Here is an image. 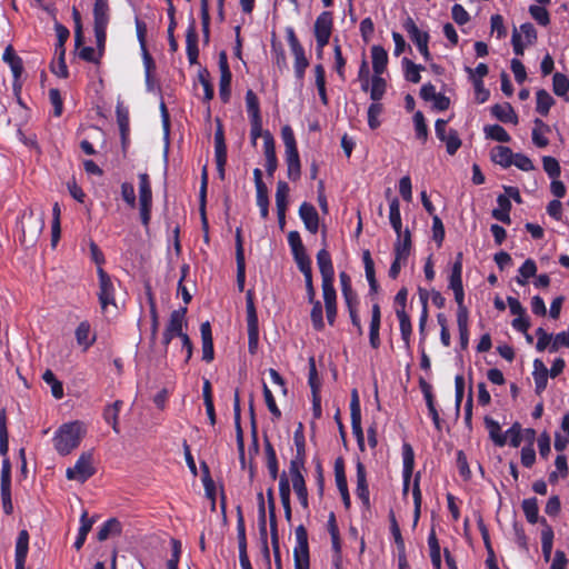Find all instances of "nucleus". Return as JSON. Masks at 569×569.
I'll list each match as a JSON object with an SVG mask.
<instances>
[{
	"label": "nucleus",
	"mask_w": 569,
	"mask_h": 569,
	"mask_svg": "<svg viewBox=\"0 0 569 569\" xmlns=\"http://www.w3.org/2000/svg\"><path fill=\"white\" fill-rule=\"evenodd\" d=\"M87 426L80 420L62 423L52 437L54 450L60 456H68L76 450L87 435Z\"/></svg>",
	"instance_id": "f257e3e1"
},
{
	"label": "nucleus",
	"mask_w": 569,
	"mask_h": 569,
	"mask_svg": "<svg viewBox=\"0 0 569 569\" xmlns=\"http://www.w3.org/2000/svg\"><path fill=\"white\" fill-rule=\"evenodd\" d=\"M99 292L98 298L100 307L106 317H114L118 313V306L114 300V284L108 273L98 268Z\"/></svg>",
	"instance_id": "f03ea898"
},
{
	"label": "nucleus",
	"mask_w": 569,
	"mask_h": 569,
	"mask_svg": "<svg viewBox=\"0 0 569 569\" xmlns=\"http://www.w3.org/2000/svg\"><path fill=\"white\" fill-rule=\"evenodd\" d=\"M94 472L93 453L91 451H86L79 456L73 467L66 470V477L68 480L83 483L92 477Z\"/></svg>",
	"instance_id": "7ed1b4c3"
},
{
	"label": "nucleus",
	"mask_w": 569,
	"mask_h": 569,
	"mask_svg": "<svg viewBox=\"0 0 569 569\" xmlns=\"http://www.w3.org/2000/svg\"><path fill=\"white\" fill-rule=\"evenodd\" d=\"M287 40L290 47V50L295 57V74L298 80H302L305 77L306 69L309 66V61L306 57L305 49L299 42L295 31L292 28L287 29Z\"/></svg>",
	"instance_id": "20e7f679"
},
{
	"label": "nucleus",
	"mask_w": 569,
	"mask_h": 569,
	"mask_svg": "<svg viewBox=\"0 0 569 569\" xmlns=\"http://www.w3.org/2000/svg\"><path fill=\"white\" fill-rule=\"evenodd\" d=\"M296 545L293 548L295 569H309L308 533L303 526L295 530Z\"/></svg>",
	"instance_id": "39448f33"
},
{
	"label": "nucleus",
	"mask_w": 569,
	"mask_h": 569,
	"mask_svg": "<svg viewBox=\"0 0 569 569\" xmlns=\"http://www.w3.org/2000/svg\"><path fill=\"white\" fill-rule=\"evenodd\" d=\"M332 30V14L329 11L320 13L315 22V37L319 52L328 44Z\"/></svg>",
	"instance_id": "423d86ee"
},
{
	"label": "nucleus",
	"mask_w": 569,
	"mask_h": 569,
	"mask_svg": "<svg viewBox=\"0 0 569 569\" xmlns=\"http://www.w3.org/2000/svg\"><path fill=\"white\" fill-rule=\"evenodd\" d=\"M402 455V479H403V496L409 491V485L413 476L415 469V452L410 443L403 442L401 447Z\"/></svg>",
	"instance_id": "0eeeda50"
},
{
	"label": "nucleus",
	"mask_w": 569,
	"mask_h": 569,
	"mask_svg": "<svg viewBox=\"0 0 569 569\" xmlns=\"http://www.w3.org/2000/svg\"><path fill=\"white\" fill-rule=\"evenodd\" d=\"M290 476L292 481L293 490L300 501L301 506L306 509L308 508V491L305 482V478L299 470L296 462H291L290 466Z\"/></svg>",
	"instance_id": "6e6552de"
},
{
	"label": "nucleus",
	"mask_w": 569,
	"mask_h": 569,
	"mask_svg": "<svg viewBox=\"0 0 569 569\" xmlns=\"http://www.w3.org/2000/svg\"><path fill=\"white\" fill-rule=\"evenodd\" d=\"M357 469V488H356V495L361 500L363 506L368 507L370 503V493L369 488L367 483V472L363 463L361 461H357L356 465Z\"/></svg>",
	"instance_id": "1a4fd4ad"
},
{
	"label": "nucleus",
	"mask_w": 569,
	"mask_h": 569,
	"mask_svg": "<svg viewBox=\"0 0 569 569\" xmlns=\"http://www.w3.org/2000/svg\"><path fill=\"white\" fill-rule=\"evenodd\" d=\"M299 216H300L306 229L309 232L316 233L318 231L319 214L312 204H310L308 202H303L299 208Z\"/></svg>",
	"instance_id": "9d476101"
},
{
	"label": "nucleus",
	"mask_w": 569,
	"mask_h": 569,
	"mask_svg": "<svg viewBox=\"0 0 569 569\" xmlns=\"http://www.w3.org/2000/svg\"><path fill=\"white\" fill-rule=\"evenodd\" d=\"M327 529L331 537V545H332V549L335 551L333 562L336 566H338L341 560V541H340L339 528H338L336 516L333 512H331L329 515L328 522H327Z\"/></svg>",
	"instance_id": "9b49d317"
},
{
	"label": "nucleus",
	"mask_w": 569,
	"mask_h": 569,
	"mask_svg": "<svg viewBox=\"0 0 569 569\" xmlns=\"http://www.w3.org/2000/svg\"><path fill=\"white\" fill-rule=\"evenodd\" d=\"M263 149L266 157V170L269 176H272L277 169L278 160L276 156L273 138L268 131H266L263 134Z\"/></svg>",
	"instance_id": "f8f14e48"
},
{
	"label": "nucleus",
	"mask_w": 569,
	"mask_h": 569,
	"mask_svg": "<svg viewBox=\"0 0 569 569\" xmlns=\"http://www.w3.org/2000/svg\"><path fill=\"white\" fill-rule=\"evenodd\" d=\"M551 131L550 127L541 119L533 120V128L531 131L532 143L537 148H546L549 144L548 133Z\"/></svg>",
	"instance_id": "ddd939ff"
},
{
	"label": "nucleus",
	"mask_w": 569,
	"mask_h": 569,
	"mask_svg": "<svg viewBox=\"0 0 569 569\" xmlns=\"http://www.w3.org/2000/svg\"><path fill=\"white\" fill-rule=\"evenodd\" d=\"M296 263L305 278L308 301L313 302V298L316 297V290L312 282L311 260L308 257L296 261Z\"/></svg>",
	"instance_id": "4468645a"
},
{
	"label": "nucleus",
	"mask_w": 569,
	"mask_h": 569,
	"mask_svg": "<svg viewBox=\"0 0 569 569\" xmlns=\"http://www.w3.org/2000/svg\"><path fill=\"white\" fill-rule=\"evenodd\" d=\"M411 41L416 44L417 49H420L429 43V34L426 31H421L411 18H408L403 24Z\"/></svg>",
	"instance_id": "2eb2a0df"
},
{
	"label": "nucleus",
	"mask_w": 569,
	"mask_h": 569,
	"mask_svg": "<svg viewBox=\"0 0 569 569\" xmlns=\"http://www.w3.org/2000/svg\"><path fill=\"white\" fill-rule=\"evenodd\" d=\"M411 250V234L408 229L401 230L395 242V257L398 260H407Z\"/></svg>",
	"instance_id": "dca6fc26"
},
{
	"label": "nucleus",
	"mask_w": 569,
	"mask_h": 569,
	"mask_svg": "<svg viewBox=\"0 0 569 569\" xmlns=\"http://www.w3.org/2000/svg\"><path fill=\"white\" fill-rule=\"evenodd\" d=\"M77 343L83 349L88 350L96 341V335L91 332V327L88 321H82L76 329Z\"/></svg>",
	"instance_id": "f3484780"
},
{
	"label": "nucleus",
	"mask_w": 569,
	"mask_h": 569,
	"mask_svg": "<svg viewBox=\"0 0 569 569\" xmlns=\"http://www.w3.org/2000/svg\"><path fill=\"white\" fill-rule=\"evenodd\" d=\"M317 264L321 273L322 280H335V269L330 253L326 249H321L317 253Z\"/></svg>",
	"instance_id": "a211bd4d"
},
{
	"label": "nucleus",
	"mask_w": 569,
	"mask_h": 569,
	"mask_svg": "<svg viewBox=\"0 0 569 569\" xmlns=\"http://www.w3.org/2000/svg\"><path fill=\"white\" fill-rule=\"evenodd\" d=\"M491 113L498 120L505 123L517 124L519 119L510 103L495 104L491 107Z\"/></svg>",
	"instance_id": "6ab92c4d"
},
{
	"label": "nucleus",
	"mask_w": 569,
	"mask_h": 569,
	"mask_svg": "<svg viewBox=\"0 0 569 569\" xmlns=\"http://www.w3.org/2000/svg\"><path fill=\"white\" fill-rule=\"evenodd\" d=\"M550 375V371L546 367L542 360L536 359L533 361V380L536 385V391L537 393H541L546 387L548 381V376Z\"/></svg>",
	"instance_id": "aec40b11"
},
{
	"label": "nucleus",
	"mask_w": 569,
	"mask_h": 569,
	"mask_svg": "<svg viewBox=\"0 0 569 569\" xmlns=\"http://www.w3.org/2000/svg\"><path fill=\"white\" fill-rule=\"evenodd\" d=\"M186 309H179L173 310L170 315L169 323L166 328V331L170 332L171 335L182 338L183 335V327L186 325Z\"/></svg>",
	"instance_id": "412c9836"
},
{
	"label": "nucleus",
	"mask_w": 569,
	"mask_h": 569,
	"mask_svg": "<svg viewBox=\"0 0 569 569\" xmlns=\"http://www.w3.org/2000/svg\"><path fill=\"white\" fill-rule=\"evenodd\" d=\"M23 219L24 220L22 223V241L26 242L27 238H28L26 224L32 228V230L30 231V234H29V238H30L29 240L31 242L36 241L44 226L43 219L37 218L33 214H29L28 217H24Z\"/></svg>",
	"instance_id": "4be33fe9"
},
{
	"label": "nucleus",
	"mask_w": 569,
	"mask_h": 569,
	"mask_svg": "<svg viewBox=\"0 0 569 569\" xmlns=\"http://www.w3.org/2000/svg\"><path fill=\"white\" fill-rule=\"evenodd\" d=\"M373 74H382L388 64V53L381 46H372L371 48Z\"/></svg>",
	"instance_id": "5701e85b"
},
{
	"label": "nucleus",
	"mask_w": 569,
	"mask_h": 569,
	"mask_svg": "<svg viewBox=\"0 0 569 569\" xmlns=\"http://www.w3.org/2000/svg\"><path fill=\"white\" fill-rule=\"evenodd\" d=\"M513 154L511 149L505 146H497L490 151L491 160L503 168L512 166Z\"/></svg>",
	"instance_id": "b1692460"
},
{
	"label": "nucleus",
	"mask_w": 569,
	"mask_h": 569,
	"mask_svg": "<svg viewBox=\"0 0 569 569\" xmlns=\"http://www.w3.org/2000/svg\"><path fill=\"white\" fill-rule=\"evenodd\" d=\"M186 47H187L186 49H187V56H188L189 62L191 64L196 63L197 59H198L199 51H198V36H197L193 22L189 26V28L187 30Z\"/></svg>",
	"instance_id": "393cba45"
},
{
	"label": "nucleus",
	"mask_w": 569,
	"mask_h": 569,
	"mask_svg": "<svg viewBox=\"0 0 569 569\" xmlns=\"http://www.w3.org/2000/svg\"><path fill=\"white\" fill-rule=\"evenodd\" d=\"M289 186L284 181H279L276 190V207L278 218H283L287 207H288V197H289Z\"/></svg>",
	"instance_id": "a878e982"
},
{
	"label": "nucleus",
	"mask_w": 569,
	"mask_h": 569,
	"mask_svg": "<svg viewBox=\"0 0 569 569\" xmlns=\"http://www.w3.org/2000/svg\"><path fill=\"white\" fill-rule=\"evenodd\" d=\"M286 163L288 167V178L291 180H297L300 177V158L298 149L286 150Z\"/></svg>",
	"instance_id": "bb28decb"
},
{
	"label": "nucleus",
	"mask_w": 569,
	"mask_h": 569,
	"mask_svg": "<svg viewBox=\"0 0 569 569\" xmlns=\"http://www.w3.org/2000/svg\"><path fill=\"white\" fill-rule=\"evenodd\" d=\"M485 425L489 432V437L495 442V445L498 447H503L507 443V436H503L505 432L501 431L499 422L490 417H486Z\"/></svg>",
	"instance_id": "cd10ccee"
},
{
	"label": "nucleus",
	"mask_w": 569,
	"mask_h": 569,
	"mask_svg": "<svg viewBox=\"0 0 569 569\" xmlns=\"http://www.w3.org/2000/svg\"><path fill=\"white\" fill-rule=\"evenodd\" d=\"M288 243L295 261L309 257L306 252L305 246L298 231H290L288 233Z\"/></svg>",
	"instance_id": "c85d7f7f"
},
{
	"label": "nucleus",
	"mask_w": 569,
	"mask_h": 569,
	"mask_svg": "<svg viewBox=\"0 0 569 569\" xmlns=\"http://www.w3.org/2000/svg\"><path fill=\"white\" fill-rule=\"evenodd\" d=\"M389 222L395 230L397 236H400V231L402 229V220L400 213V202L399 199L393 197L389 201Z\"/></svg>",
	"instance_id": "c756f323"
},
{
	"label": "nucleus",
	"mask_w": 569,
	"mask_h": 569,
	"mask_svg": "<svg viewBox=\"0 0 569 569\" xmlns=\"http://www.w3.org/2000/svg\"><path fill=\"white\" fill-rule=\"evenodd\" d=\"M29 552V533L21 530L16 540L14 561H26Z\"/></svg>",
	"instance_id": "7c9ffc66"
},
{
	"label": "nucleus",
	"mask_w": 569,
	"mask_h": 569,
	"mask_svg": "<svg viewBox=\"0 0 569 569\" xmlns=\"http://www.w3.org/2000/svg\"><path fill=\"white\" fill-rule=\"evenodd\" d=\"M497 202H498V208L492 210V217L503 223H510L509 212L511 209V203L509 201V198L500 194L497 199Z\"/></svg>",
	"instance_id": "2f4dec72"
},
{
	"label": "nucleus",
	"mask_w": 569,
	"mask_h": 569,
	"mask_svg": "<svg viewBox=\"0 0 569 569\" xmlns=\"http://www.w3.org/2000/svg\"><path fill=\"white\" fill-rule=\"evenodd\" d=\"M139 201L140 207L151 206L152 193L147 173L139 174Z\"/></svg>",
	"instance_id": "473e14b6"
},
{
	"label": "nucleus",
	"mask_w": 569,
	"mask_h": 569,
	"mask_svg": "<svg viewBox=\"0 0 569 569\" xmlns=\"http://www.w3.org/2000/svg\"><path fill=\"white\" fill-rule=\"evenodd\" d=\"M553 103V98L546 90L540 89L536 92V110L541 116H547Z\"/></svg>",
	"instance_id": "72a5a7b5"
},
{
	"label": "nucleus",
	"mask_w": 569,
	"mask_h": 569,
	"mask_svg": "<svg viewBox=\"0 0 569 569\" xmlns=\"http://www.w3.org/2000/svg\"><path fill=\"white\" fill-rule=\"evenodd\" d=\"M537 272V264L532 259H527L518 270L516 281L520 286L527 284L528 280Z\"/></svg>",
	"instance_id": "f704fd0d"
},
{
	"label": "nucleus",
	"mask_w": 569,
	"mask_h": 569,
	"mask_svg": "<svg viewBox=\"0 0 569 569\" xmlns=\"http://www.w3.org/2000/svg\"><path fill=\"white\" fill-rule=\"evenodd\" d=\"M396 315H397V318L399 320L401 338H402V340L405 341L406 345H409L410 337H411V333H412V327H411L410 318H409V316L407 315V312L405 311L403 308L397 309Z\"/></svg>",
	"instance_id": "c9c22d12"
},
{
	"label": "nucleus",
	"mask_w": 569,
	"mask_h": 569,
	"mask_svg": "<svg viewBox=\"0 0 569 569\" xmlns=\"http://www.w3.org/2000/svg\"><path fill=\"white\" fill-rule=\"evenodd\" d=\"M246 107L250 121L262 120L260 114L259 99L252 90H248L246 92Z\"/></svg>",
	"instance_id": "e433bc0d"
},
{
	"label": "nucleus",
	"mask_w": 569,
	"mask_h": 569,
	"mask_svg": "<svg viewBox=\"0 0 569 569\" xmlns=\"http://www.w3.org/2000/svg\"><path fill=\"white\" fill-rule=\"evenodd\" d=\"M483 132L487 139L498 142H509L511 140L510 134L499 124L486 126Z\"/></svg>",
	"instance_id": "4c0bfd02"
},
{
	"label": "nucleus",
	"mask_w": 569,
	"mask_h": 569,
	"mask_svg": "<svg viewBox=\"0 0 569 569\" xmlns=\"http://www.w3.org/2000/svg\"><path fill=\"white\" fill-rule=\"evenodd\" d=\"M382 74H373L370 84V98L373 102H379L387 88L386 80L381 77Z\"/></svg>",
	"instance_id": "58836bf2"
},
{
	"label": "nucleus",
	"mask_w": 569,
	"mask_h": 569,
	"mask_svg": "<svg viewBox=\"0 0 569 569\" xmlns=\"http://www.w3.org/2000/svg\"><path fill=\"white\" fill-rule=\"evenodd\" d=\"M92 523H93V521L88 518L87 512H83L80 518V528H79L78 536L74 541V548L77 550L82 548V546L87 539V536H88L89 531L91 530Z\"/></svg>",
	"instance_id": "ea45409f"
},
{
	"label": "nucleus",
	"mask_w": 569,
	"mask_h": 569,
	"mask_svg": "<svg viewBox=\"0 0 569 569\" xmlns=\"http://www.w3.org/2000/svg\"><path fill=\"white\" fill-rule=\"evenodd\" d=\"M522 511L528 522L535 525L539 518L538 501L536 498H528L522 501Z\"/></svg>",
	"instance_id": "a19ab883"
},
{
	"label": "nucleus",
	"mask_w": 569,
	"mask_h": 569,
	"mask_svg": "<svg viewBox=\"0 0 569 569\" xmlns=\"http://www.w3.org/2000/svg\"><path fill=\"white\" fill-rule=\"evenodd\" d=\"M449 288L451 290L463 288L462 286V261L461 254H459L458 259L453 263L451 268V273L449 277Z\"/></svg>",
	"instance_id": "79ce46f5"
},
{
	"label": "nucleus",
	"mask_w": 569,
	"mask_h": 569,
	"mask_svg": "<svg viewBox=\"0 0 569 569\" xmlns=\"http://www.w3.org/2000/svg\"><path fill=\"white\" fill-rule=\"evenodd\" d=\"M109 7L108 0H94L93 16H94V24H108L109 16H108Z\"/></svg>",
	"instance_id": "37998d69"
},
{
	"label": "nucleus",
	"mask_w": 569,
	"mask_h": 569,
	"mask_svg": "<svg viewBox=\"0 0 569 569\" xmlns=\"http://www.w3.org/2000/svg\"><path fill=\"white\" fill-rule=\"evenodd\" d=\"M350 415L352 429H358V423H361V410L357 389L351 391Z\"/></svg>",
	"instance_id": "c03bdc74"
},
{
	"label": "nucleus",
	"mask_w": 569,
	"mask_h": 569,
	"mask_svg": "<svg viewBox=\"0 0 569 569\" xmlns=\"http://www.w3.org/2000/svg\"><path fill=\"white\" fill-rule=\"evenodd\" d=\"M121 531L120 522L111 518L107 520L98 531V539L103 541L112 535H118Z\"/></svg>",
	"instance_id": "a18cd8bd"
},
{
	"label": "nucleus",
	"mask_w": 569,
	"mask_h": 569,
	"mask_svg": "<svg viewBox=\"0 0 569 569\" xmlns=\"http://www.w3.org/2000/svg\"><path fill=\"white\" fill-rule=\"evenodd\" d=\"M403 64V71H405V78L407 81H410L412 83H418L421 79L420 71L423 69L421 66H418L410 61L409 59L405 58L402 60Z\"/></svg>",
	"instance_id": "49530a36"
},
{
	"label": "nucleus",
	"mask_w": 569,
	"mask_h": 569,
	"mask_svg": "<svg viewBox=\"0 0 569 569\" xmlns=\"http://www.w3.org/2000/svg\"><path fill=\"white\" fill-rule=\"evenodd\" d=\"M42 379L50 386L51 393L56 399H61L63 397V386L51 370H46L42 375Z\"/></svg>",
	"instance_id": "de8ad7c7"
},
{
	"label": "nucleus",
	"mask_w": 569,
	"mask_h": 569,
	"mask_svg": "<svg viewBox=\"0 0 569 569\" xmlns=\"http://www.w3.org/2000/svg\"><path fill=\"white\" fill-rule=\"evenodd\" d=\"M3 60L10 66L13 76L17 78L22 72L21 59L14 53L11 47L6 48L3 52Z\"/></svg>",
	"instance_id": "09e8293b"
},
{
	"label": "nucleus",
	"mask_w": 569,
	"mask_h": 569,
	"mask_svg": "<svg viewBox=\"0 0 569 569\" xmlns=\"http://www.w3.org/2000/svg\"><path fill=\"white\" fill-rule=\"evenodd\" d=\"M552 89L553 92L559 97H567V93L569 91V79L567 76L562 73H555L552 79Z\"/></svg>",
	"instance_id": "8fccbe9b"
},
{
	"label": "nucleus",
	"mask_w": 569,
	"mask_h": 569,
	"mask_svg": "<svg viewBox=\"0 0 569 569\" xmlns=\"http://www.w3.org/2000/svg\"><path fill=\"white\" fill-rule=\"evenodd\" d=\"M420 477L421 473L417 472L413 477V486H412V498H413V505H415V521L419 519L420 516V509H421V502H422V495L420 490Z\"/></svg>",
	"instance_id": "3c124183"
},
{
	"label": "nucleus",
	"mask_w": 569,
	"mask_h": 569,
	"mask_svg": "<svg viewBox=\"0 0 569 569\" xmlns=\"http://www.w3.org/2000/svg\"><path fill=\"white\" fill-rule=\"evenodd\" d=\"M529 13L531 18L540 26L546 27L550 23V16L546 8L538 6V4H531L529 7Z\"/></svg>",
	"instance_id": "603ef678"
},
{
	"label": "nucleus",
	"mask_w": 569,
	"mask_h": 569,
	"mask_svg": "<svg viewBox=\"0 0 569 569\" xmlns=\"http://www.w3.org/2000/svg\"><path fill=\"white\" fill-rule=\"evenodd\" d=\"M244 270H246L244 254H243V249H242V244L240 241V237L238 236V238H237V278H238V283L241 288L244 282Z\"/></svg>",
	"instance_id": "864d4df0"
},
{
	"label": "nucleus",
	"mask_w": 569,
	"mask_h": 569,
	"mask_svg": "<svg viewBox=\"0 0 569 569\" xmlns=\"http://www.w3.org/2000/svg\"><path fill=\"white\" fill-rule=\"evenodd\" d=\"M542 166L550 179L559 178L561 168L558 160L550 156L542 157Z\"/></svg>",
	"instance_id": "5fc2aeb1"
},
{
	"label": "nucleus",
	"mask_w": 569,
	"mask_h": 569,
	"mask_svg": "<svg viewBox=\"0 0 569 569\" xmlns=\"http://www.w3.org/2000/svg\"><path fill=\"white\" fill-rule=\"evenodd\" d=\"M440 141L446 143L447 152L449 154H455L458 149L461 147V140L456 130L450 129L447 134H445L443 139H439Z\"/></svg>",
	"instance_id": "6e6d98bb"
},
{
	"label": "nucleus",
	"mask_w": 569,
	"mask_h": 569,
	"mask_svg": "<svg viewBox=\"0 0 569 569\" xmlns=\"http://www.w3.org/2000/svg\"><path fill=\"white\" fill-rule=\"evenodd\" d=\"M312 310L310 313L312 326L316 330H322L325 327L323 316H322V305L319 300L313 298Z\"/></svg>",
	"instance_id": "4d7b16f0"
},
{
	"label": "nucleus",
	"mask_w": 569,
	"mask_h": 569,
	"mask_svg": "<svg viewBox=\"0 0 569 569\" xmlns=\"http://www.w3.org/2000/svg\"><path fill=\"white\" fill-rule=\"evenodd\" d=\"M413 124H415V131L416 137L425 142L428 138V128L425 122V117L421 111H417L413 114Z\"/></svg>",
	"instance_id": "13d9d810"
},
{
	"label": "nucleus",
	"mask_w": 569,
	"mask_h": 569,
	"mask_svg": "<svg viewBox=\"0 0 569 569\" xmlns=\"http://www.w3.org/2000/svg\"><path fill=\"white\" fill-rule=\"evenodd\" d=\"M121 402L116 401L112 406L104 409L103 417L107 423L112 426V429L118 433V413Z\"/></svg>",
	"instance_id": "bf43d9fd"
},
{
	"label": "nucleus",
	"mask_w": 569,
	"mask_h": 569,
	"mask_svg": "<svg viewBox=\"0 0 569 569\" xmlns=\"http://www.w3.org/2000/svg\"><path fill=\"white\" fill-rule=\"evenodd\" d=\"M518 34H521V40L527 43L528 46H531L537 40V31L535 27L530 22L522 23L519 27Z\"/></svg>",
	"instance_id": "052dcab7"
},
{
	"label": "nucleus",
	"mask_w": 569,
	"mask_h": 569,
	"mask_svg": "<svg viewBox=\"0 0 569 569\" xmlns=\"http://www.w3.org/2000/svg\"><path fill=\"white\" fill-rule=\"evenodd\" d=\"M507 436V442L513 448H517L521 445L522 441V430L519 423L512 425L505 433Z\"/></svg>",
	"instance_id": "680f3d73"
},
{
	"label": "nucleus",
	"mask_w": 569,
	"mask_h": 569,
	"mask_svg": "<svg viewBox=\"0 0 569 569\" xmlns=\"http://www.w3.org/2000/svg\"><path fill=\"white\" fill-rule=\"evenodd\" d=\"M382 112V104L372 102L368 108V124L371 129H377L380 126L379 117Z\"/></svg>",
	"instance_id": "e2e57ef3"
},
{
	"label": "nucleus",
	"mask_w": 569,
	"mask_h": 569,
	"mask_svg": "<svg viewBox=\"0 0 569 569\" xmlns=\"http://www.w3.org/2000/svg\"><path fill=\"white\" fill-rule=\"evenodd\" d=\"M335 280H322V296L326 306H336V290L333 287Z\"/></svg>",
	"instance_id": "0e129e2a"
},
{
	"label": "nucleus",
	"mask_w": 569,
	"mask_h": 569,
	"mask_svg": "<svg viewBox=\"0 0 569 569\" xmlns=\"http://www.w3.org/2000/svg\"><path fill=\"white\" fill-rule=\"evenodd\" d=\"M198 80L203 90V100L210 101L213 98V88L209 80V74L206 70L200 71L198 74Z\"/></svg>",
	"instance_id": "69168bd1"
},
{
	"label": "nucleus",
	"mask_w": 569,
	"mask_h": 569,
	"mask_svg": "<svg viewBox=\"0 0 569 569\" xmlns=\"http://www.w3.org/2000/svg\"><path fill=\"white\" fill-rule=\"evenodd\" d=\"M512 164L522 171L535 170V164L532 160L523 153H515Z\"/></svg>",
	"instance_id": "338daca9"
},
{
	"label": "nucleus",
	"mask_w": 569,
	"mask_h": 569,
	"mask_svg": "<svg viewBox=\"0 0 569 569\" xmlns=\"http://www.w3.org/2000/svg\"><path fill=\"white\" fill-rule=\"evenodd\" d=\"M561 347H569V329L552 336L550 351L555 352Z\"/></svg>",
	"instance_id": "774afa93"
}]
</instances>
